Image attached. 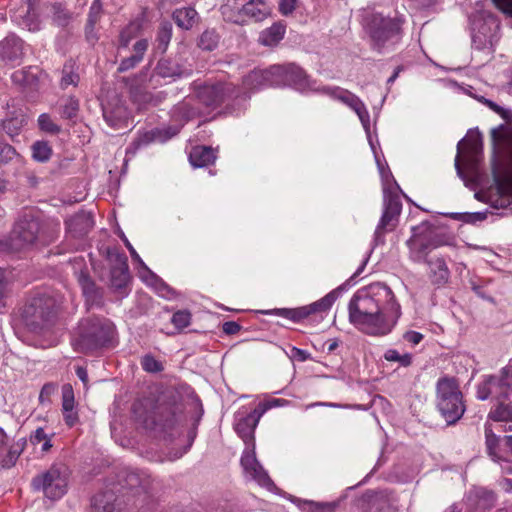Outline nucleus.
Here are the masks:
<instances>
[{
	"mask_svg": "<svg viewBox=\"0 0 512 512\" xmlns=\"http://www.w3.org/2000/svg\"><path fill=\"white\" fill-rule=\"evenodd\" d=\"M201 418H112L111 436L122 447L134 444L138 434L160 446L157 461L180 459L192 447Z\"/></svg>",
	"mask_w": 512,
	"mask_h": 512,
	"instance_id": "1",
	"label": "nucleus"
},
{
	"mask_svg": "<svg viewBox=\"0 0 512 512\" xmlns=\"http://www.w3.org/2000/svg\"><path fill=\"white\" fill-rule=\"evenodd\" d=\"M349 321L372 336L389 334L401 316V306L384 283H373L357 291L348 304Z\"/></svg>",
	"mask_w": 512,
	"mask_h": 512,
	"instance_id": "2",
	"label": "nucleus"
},
{
	"mask_svg": "<svg viewBox=\"0 0 512 512\" xmlns=\"http://www.w3.org/2000/svg\"><path fill=\"white\" fill-rule=\"evenodd\" d=\"M445 242L434 232L432 225L423 221L420 225L412 227V235L406 241L409 249V259L414 263H426L429 278L437 285L446 284L450 277V270L442 255L429 254Z\"/></svg>",
	"mask_w": 512,
	"mask_h": 512,
	"instance_id": "3",
	"label": "nucleus"
},
{
	"mask_svg": "<svg viewBox=\"0 0 512 512\" xmlns=\"http://www.w3.org/2000/svg\"><path fill=\"white\" fill-rule=\"evenodd\" d=\"M404 22L402 15L391 17L379 12L367 14L364 19V29L369 37L371 48L380 54L394 50L402 40Z\"/></svg>",
	"mask_w": 512,
	"mask_h": 512,
	"instance_id": "4",
	"label": "nucleus"
},
{
	"mask_svg": "<svg viewBox=\"0 0 512 512\" xmlns=\"http://www.w3.org/2000/svg\"><path fill=\"white\" fill-rule=\"evenodd\" d=\"M374 157L382 179L384 198L383 213L374 233V242L377 245L384 243L385 231H391L396 226L398 216L402 210V203L398 193L402 191L386 163H382L376 152Z\"/></svg>",
	"mask_w": 512,
	"mask_h": 512,
	"instance_id": "5",
	"label": "nucleus"
},
{
	"mask_svg": "<svg viewBox=\"0 0 512 512\" xmlns=\"http://www.w3.org/2000/svg\"><path fill=\"white\" fill-rule=\"evenodd\" d=\"M114 334L115 326L109 319L88 316L79 322L72 344L75 350L88 354L110 344Z\"/></svg>",
	"mask_w": 512,
	"mask_h": 512,
	"instance_id": "6",
	"label": "nucleus"
},
{
	"mask_svg": "<svg viewBox=\"0 0 512 512\" xmlns=\"http://www.w3.org/2000/svg\"><path fill=\"white\" fill-rule=\"evenodd\" d=\"M192 100H184L175 105L171 110L172 124L165 128H155L140 134L127 149V152H135L139 148L152 142L164 143L176 136L186 122L200 114L198 108H195Z\"/></svg>",
	"mask_w": 512,
	"mask_h": 512,
	"instance_id": "7",
	"label": "nucleus"
},
{
	"mask_svg": "<svg viewBox=\"0 0 512 512\" xmlns=\"http://www.w3.org/2000/svg\"><path fill=\"white\" fill-rule=\"evenodd\" d=\"M346 289V285L343 284L329 292L320 300L306 306L298 308H275L269 310H260L259 313L263 315L280 316L288 320H291L294 323H298L309 317L311 314L327 312L334 304V302L338 299L341 292Z\"/></svg>",
	"mask_w": 512,
	"mask_h": 512,
	"instance_id": "8",
	"label": "nucleus"
},
{
	"mask_svg": "<svg viewBox=\"0 0 512 512\" xmlns=\"http://www.w3.org/2000/svg\"><path fill=\"white\" fill-rule=\"evenodd\" d=\"M113 485L117 486L122 497L143 495V501L149 499L154 491V480L147 471L141 469H124L120 473L118 481Z\"/></svg>",
	"mask_w": 512,
	"mask_h": 512,
	"instance_id": "9",
	"label": "nucleus"
},
{
	"mask_svg": "<svg viewBox=\"0 0 512 512\" xmlns=\"http://www.w3.org/2000/svg\"><path fill=\"white\" fill-rule=\"evenodd\" d=\"M39 233V220L31 214H25L16 222L5 245L13 252L24 250L36 243L39 239Z\"/></svg>",
	"mask_w": 512,
	"mask_h": 512,
	"instance_id": "10",
	"label": "nucleus"
},
{
	"mask_svg": "<svg viewBox=\"0 0 512 512\" xmlns=\"http://www.w3.org/2000/svg\"><path fill=\"white\" fill-rule=\"evenodd\" d=\"M32 489L42 492L44 496L52 501L59 500L67 492L68 478L60 468L52 466L48 470L37 474L31 481Z\"/></svg>",
	"mask_w": 512,
	"mask_h": 512,
	"instance_id": "11",
	"label": "nucleus"
},
{
	"mask_svg": "<svg viewBox=\"0 0 512 512\" xmlns=\"http://www.w3.org/2000/svg\"><path fill=\"white\" fill-rule=\"evenodd\" d=\"M472 25V46L478 50L491 52L497 43L499 22L491 14L481 13L475 15Z\"/></svg>",
	"mask_w": 512,
	"mask_h": 512,
	"instance_id": "12",
	"label": "nucleus"
},
{
	"mask_svg": "<svg viewBox=\"0 0 512 512\" xmlns=\"http://www.w3.org/2000/svg\"><path fill=\"white\" fill-rule=\"evenodd\" d=\"M436 388L439 412L443 416H463L465 406L456 381L453 378H441Z\"/></svg>",
	"mask_w": 512,
	"mask_h": 512,
	"instance_id": "13",
	"label": "nucleus"
},
{
	"mask_svg": "<svg viewBox=\"0 0 512 512\" xmlns=\"http://www.w3.org/2000/svg\"><path fill=\"white\" fill-rule=\"evenodd\" d=\"M274 66L280 70L275 73L278 86H290L302 93L318 91L315 82L310 80L305 71L298 65L288 63Z\"/></svg>",
	"mask_w": 512,
	"mask_h": 512,
	"instance_id": "14",
	"label": "nucleus"
},
{
	"mask_svg": "<svg viewBox=\"0 0 512 512\" xmlns=\"http://www.w3.org/2000/svg\"><path fill=\"white\" fill-rule=\"evenodd\" d=\"M475 198L496 210L512 211V178H496L493 188L488 192H476Z\"/></svg>",
	"mask_w": 512,
	"mask_h": 512,
	"instance_id": "15",
	"label": "nucleus"
},
{
	"mask_svg": "<svg viewBox=\"0 0 512 512\" xmlns=\"http://www.w3.org/2000/svg\"><path fill=\"white\" fill-rule=\"evenodd\" d=\"M240 464L247 479L255 481L268 491L276 489L274 482L256 458L255 445L245 447L241 455Z\"/></svg>",
	"mask_w": 512,
	"mask_h": 512,
	"instance_id": "16",
	"label": "nucleus"
},
{
	"mask_svg": "<svg viewBox=\"0 0 512 512\" xmlns=\"http://www.w3.org/2000/svg\"><path fill=\"white\" fill-rule=\"evenodd\" d=\"M491 397L499 402L500 407L512 416V373L511 366L501 369L499 375L489 376Z\"/></svg>",
	"mask_w": 512,
	"mask_h": 512,
	"instance_id": "17",
	"label": "nucleus"
},
{
	"mask_svg": "<svg viewBox=\"0 0 512 512\" xmlns=\"http://www.w3.org/2000/svg\"><path fill=\"white\" fill-rule=\"evenodd\" d=\"M53 312L42 299H33L23 310V319L28 329L34 333H40L49 327Z\"/></svg>",
	"mask_w": 512,
	"mask_h": 512,
	"instance_id": "18",
	"label": "nucleus"
},
{
	"mask_svg": "<svg viewBox=\"0 0 512 512\" xmlns=\"http://www.w3.org/2000/svg\"><path fill=\"white\" fill-rule=\"evenodd\" d=\"M239 91L231 83L205 84L199 87L197 98L206 107L215 108L231 97H238Z\"/></svg>",
	"mask_w": 512,
	"mask_h": 512,
	"instance_id": "19",
	"label": "nucleus"
},
{
	"mask_svg": "<svg viewBox=\"0 0 512 512\" xmlns=\"http://www.w3.org/2000/svg\"><path fill=\"white\" fill-rule=\"evenodd\" d=\"M83 260L74 259L73 269L74 275L82 289V293L86 299L89 307L100 306L102 303V296L99 289L96 287L94 281L88 274L87 269H83Z\"/></svg>",
	"mask_w": 512,
	"mask_h": 512,
	"instance_id": "20",
	"label": "nucleus"
},
{
	"mask_svg": "<svg viewBox=\"0 0 512 512\" xmlns=\"http://www.w3.org/2000/svg\"><path fill=\"white\" fill-rule=\"evenodd\" d=\"M333 95L337 99L341 100L343 103L347 104L358 115L363 125V128L367 134L370 147L373 153H375L376 147L374 142L372 141L370 132V116L363 102L356 95L350 93L347 90L335 89L333 91Z\"/></svg>",
	"mask_w": 512,
	"mask_h": 512,
	"instance_id": "21",
	"label": "nucleus"
},
{
	"mask_svg": "<svg viewBox=\"0 0 512 512\" xmlns=\"http://www.w3.org/2000/svg\"><path fill=\"white\" fill-rule=\"evenodd\" d=\"M481 148V137L478 132H471L467 139L461 140L458 145V154L455 159V168L459 177L464 178V173L460 165V155L463 154L464 161L467 166L471 169L476 167V159H469L475 157L479 153Z\"/></svg>",
	"mask_w": 512,
	"mask_h": 512,
	"instance_id": "22",
	"label": "nucleus"
},
{
	"mask_svg": "<svg viewBox=\"0 0 512 512\" xmlns=\"http://www.w3.org/2000/svg\"><path fill=\"white\" fill-rule=\"evenodd\" d=\"M121 494L113 483L95 494L91 500L93 512H118L121 509Z\"/></svg>",
	"mask_w": 512,
	"mask_h": 512,
	"instance_id": "23",
	"label": "nucleus"
},
{
	"mask_svg": "<svg viewBox=\"0 0 512 512\" xmlns=\"http://www.w3.org/2000/svg\"><path fill=\"white\" fill-rule=\"evenodd\" d=\"M496 503L495 493L485 487H473L466 496V512H488Z\"/></svg>",
	"mask_w": 512,
	"mask_h": 512,
	"instance_id": "24",
	"label": "nucleus"
},
{
	"mask_svg": "<svg viewBox=\"0 0 512 512\" xmlns=\"http://www.w3.org/2000/svg\"><path fill=\"white\" fill-rule=\"evenodd\" d=\"M23 54V41L16 35H8L0 41V66L19 65Z\"/></svg>",
	"mask_w": 512,
	"mask_h": 512,
	"instance_id": "25",
	"label": "nucleus"
},
{
	"mask_svg": "<svg viewBox=\"0 0 512 512\" xmlns=\"http://www.w3.org/2000/svg\"><path fill=\"white\" fill-rule=\"evenodd\" d=\"M363 512H395V500L387 491H369L362 497Z\"/></svg>",
	"mask_w": 512,
	"mask_h": 512,
	"instance_id": "26",
	"label": "nucleus"
},
{
	"mask_svg": "<svg viewBox=\"0 0 512 512\" xmlns=\"http://www.w3.org/2000/svg\"><path fill=\"white\" fill-rule=\"evenodd\" d=\"M280 71L275 66H271L266 70H254L246 75L243 79V89L256 91L269 86H278L276 74Z\"/></svg>",
	"mask_w": 512,
	"mask_h": 512,
	"instance_id": "27",
	"label": "nucleus"
},
{
	"mask_svg": "<svg viewBox=\"0 0 512 512\" xmlns=\"http://www.w3.org/2000/svg\"><path fill=\"white\" fill-rule=\"evenodd\" d=\"M93 226V215L88 211H80L66 220L67 232L75 238H81L87 235Z\"/></svg>",
	"mask_w": 512,
	"mask_h": 512,
	"instance_id": "28",
	"label": "nucleus"
},
{
	"mask_svg": "<svg viewBox=\"0 0 512 512\" xmlns=\"http://www.w3.org/2000/svg\"><path fill=\"white\" fill-rule=\"evenodd\" d=\"M290 404V401L280 398H273L267 394L263 396V399H254L249 405L245 412H239V416H263L270 409L276 407H283Z\"/></svg>",
	"mask_w": 512,
	"mask_h": 512,
	"instance_id": "29",
	"label": "nucleus"
},
{
	"mask_svg": "<svg viewBox=\"0 0 512 512\" xmlns=\"http://www.w3.org/2000/svg\"><path fill=\"white\" fill-rule=\"evenodd\" d=\"M37 0H24L22 5L15 13L14 20L28 31H37L40 29V21L35 13V4Z\"/></svg>",
	"mask_w": 512,
	"mask_h": 512,
	"instance_id": "30",
	"label": "nucleus"
},
{
	"mask_svg": "<svg viewBox=\"0 0 512 512\" xmlns=\"http://www.w3.org/2000/svg\"><path fill=\"white\" fill-rule=\"evenodd\" d=\"M109 260L114 264L111 274L114 283L118 287H122L128 280V263L127 257L124 253L117 250L108 251Z\"/></svg>",
	"mask_w": 512,
	"mask_h": 512,
	"instance_id": "31",
	"label": "nucleus"
},
{
	"mask_svg": "<svg viewBox=\"0 0 512 512\" xmlns=\"http://www.w3.org/2000/svg\"><path fill=\"white\" fill-rule=\"evenodd\" d=\"M140 278L147 285L153 287L160 297L167 300H173L177 297V292L154 274L148 267H145V272L141 273Z\"/></svg>",
	"mask_w": 512,
	"mask_h": 512,
	"instance_id": "32",
	"label": "nucleus"
},
{
	"mask_svg": "<svg viewBox=\"0 0 512 512\" xmlns=\"http://www.w3.org/2000/svg\"><path fill=\"white\" fill-rule=\"evenodd\" d=\"M260 418H237L233 427L237 435L243 440L245 447L255 445L254 432Z\"/></svg>",
	"mask_w": 512,
	"mask_h": 512,
	"instance_id": "33",
	"label": "nucleus"
},
{
	"mask_svg": "<svg viewBox=\"0 0 512 512\" xmlns=\"http://www.w3.org/2000/svg\"><path fill=\"white\" fill-rule=\"evenodd\" d=\"M103 117L109 126L118 129L127 126L129 113L122 104H117L115 107L106 105L103 106Z\"/></svg>",
	"mask_w": 512,
	"mask_h": 512,
	"instance_id": "34",
	"label": "nucleus"
},
{
	"mask_svg": "<svg viewBox=\"0 0 512 512\" xmlns=\"http://www.w3.org/2000/svg\"><path fill=\"white\" fill-rule=\"evenodd\" d=\"M246 24L254 21L264 20L270 13L269 7L264 0H250L242 6Z\"/></svg>",
	"mask_w": 512,
	"mask_h": 512,
	"instance_id": "35",
	"label": "nucleus"
},
{
	"mask_svg": "<svg viewBox=\"0 0 512 512\" xmlns=\"http://www.w3.org/2000/svg\"><path fill=\"white\" fill-rule=\"evenodd\" d=\"M216 159L215 151L207 146H196L189 154V161L192 166L202 168L212 164Z\"/></svg>",
	"mask_w": 512,
	"mask_h": 512,
	"instance_id": "36",
	"label": "nucleus"
},
{
	"mask_svg": "<svg viewBox=\"0 0 512 512\" xmlns=\"http://www.w3.org/2000/svg\"><path fill=\"white\" fill-rule=\"evenodd\" d=\"M26 124L25 115L22 111H13L10 115L1 121L0 127L9 136L18 135L21 128Z\"/></svg>",
	"mask_w": 512,
	"mask_h": 512,
	"instance_id": "37",
	"label": "nucleus"
},
{
	"mask_svg": "<svg viewBox=\"0 0 512 512\" xmlns=\"http://www.w3.org/2000/svg\"><path fill=\"white\" fill-rule=\"evenodd\" d=\"M284 34L285 26L280 22L274 23L260 33L259 42L264 46H275L283 39Z\"/></svg>",
	"mask_w": 512,
	"mask_h": 512,
	"instance_id": "38",
	"label": "nucleus"
},
{
	"mask_svg": "<svg viewBox=\"0 0 512 512\" xmlns=\"http://www.w3.org/2000/svg\"><path fill=\"white\" fill-rule=\"evenodd\" d=\"M198 16L197 11L192 7L176 9L173 12L175 23L182 29L189 30L193 27Z\"/></svg>",
	"mask_w": 512,
	"mask_h": 512,
	"instance_id": "39",
	"label": "nucleus"
},
{
	"mask_svg": "<svg viewBox=\"0 0 512 512\" xmlns=\"http://www.w3.org/2000/svg\"><path fill=\"white\" fill-rule=\"evenodd\" d=\"M155 70L157 75L162 78L175 79L183 74L181 67L170 59H160Z\"/></svg>",
	"mask_w": 512,
	"mask_h": 512,
	"instance_id": "40",
	"label": "nucleus"
},
{
	"mask_svg": "<svg viewBox=\"0 0 512 512\" xmlns=\"http://www.w3.org/2000/svg\"><path fill=\"white\" fill-rule=\"evenodd\" d=\"M80 77L76 71L75 63L72 60L67 61L62 69V77L60 86L62 89H66L69 86H77Z\"/></svg>",
	"mask_w": 512,
	"mask_h": 512,
	"instance_id": "41",
	"label": "nucleus"
},
{
	"mask_svg": "<svg viewBox=\"0 0 512 512\" xmlns=\"http://www.w3.org/2000/svg\"><path fill=\"white\" fill-rule=\"evenodd\" d=\"M491 139L495 154H501L508 149L509 141L503 125L491 130Z\"/></svg>",
	"mask_w": 512,
	"mask_h": 512,
	"instance_id": "42",
	"label": "nucleus"
},
{
	"mask_svg": "<svg viewBox=\"0 0 512 512\" xmlns=\"http://www.w3.org/2000/svg\"><path fill=\"white\" fill-rule=\"evenodd\" d=\"M32 158L37 162H47L51 155L52 149L47 141L39 140L31 146Z\"/></svg>",
	"mask_w": 512,
	"mask_h": 512,
	"instance_id": "43",
	"label": "nucleus"
},
{
	"mask_svg": "<svg viewBox=\"0 0 512 512\" xmlns=\"http://www.w3.org/2000/svg\"><path fill=\"white\" fill-rule=\"evenodd\" d=\"M222 15L224 19L228 22L238 24V25H245L246 20L243 14L242 8L232 7L228 4L222 6L221 8Z\"/></svg>",
	"mask_w": 512,
	"mask_h": 512,
	"instance_id": "44",
	"label": "nucleus"
},
{
	"mask_svg": "<svg viewBox=\"0 0 512 512\" xmlns=\"http://www.w3.org/2000/svg\"><path fill=\"white\" fill-rule=\"evenodd\" d=\"M172 37V25L170 22H162L157 33V49L162 53L166 51Z\"/></svg>",
	"mask_w": 512,
	"mask_h": 512,
	"instance_id": "45",
	"label": "nucleus"
},
{
	"mask_svg": "<svg viewBox=\"0 0 512 512\" xmlns=\"http://www.w3.org/2000/svg\"><path fill=\"white\" fill-rule=\"evenodd\" d=\"M26 444L25 439H21L16 445L10 447L5 457L1 460V466L3 468H11L15 465L18 457L23 451L24 445Z\"/></svg>",
	"mask_w": 512,
	"mask_h": 512,
	"instance_id": "46",
	"label": "nucleus"
},
{
	"mask_svg": "<svg viewBox=\"0 0 512 512\" xmlns=\"http://www.w3.org/2000/svg\"><path fill=\"white\" fill-rule=\"evenodd\" d=\"M488 211L480 212H466V213H452L450 216L455 220L463 221L468 224H476L482 222L487 218Z\"/></svg>",
	"mask_w": 512,
	"mask_h": 512,
	"instance_id": "47",
	"label": "nucleus"
},
{
	"mask_svg": "<svg viewBox=\"0 0 512 512\" xmlns=\"http://www.w3.org/2000/svg\"><path fill=\"white\" fill-rule=\"evenodd\" d=\"M219 42V36L214 30H206L199 39V47L203 50L212 51Z\"/></svg>",
	"mask_w": 512,
	"mask_h": 512,
	"instance_id": "48",
	"label": "nucleus"
},
{
	"mask_svg": "<svg viewBox=\"0 0 512 512\" xmlns=\"http://www.w3.org/2000/svg\"><path fill=\"white\" fill-rule=\"evenodd\" d=\"M485 438L487 453L493 460H495L497 458L496 450L499 444V438L494 434L491 425L488 423L485 424Z\"/></svg>",
	"mask_w": 512,
	"mask_h": 512,
	"instance_id": "49",
	"label": "nucleus"
},
{
	"mask_svg": "<svg viewBox=\"0 0 512 512\" xmlns=\"http://www.w3.org/2000/svg\"><path fill=\"white\" fill-rule=\"evenodd\" d=\"M79 111V101L74 97L65 99L61 107V116L65 119H73Z\"/></svg>",
	"mask_w": 512,
	"mask_h": 512,
	"instance_id": "50",
	"label": "nucleus"
},
{
	"mask_svg": "<svg viewBox=\"0 0 512 512\" xmlns=\"http://www.w3.org/2000/svg\"><path fill=\"white\" fill-rule=\"evenodd\" d=\"M58 386L56 383L49 382L43 385L40 394L39 402L42 406H49L52 403V397L56 394Z\"/></svg>",
	"mask_w": 512,
	"mask_h": 512,
	"instance_id": "51",
	"label": "nucleus"
},
{
	"mask_svg": "<svg viewBox=\"0 0 512 512\" xmlns=\"http://www.w3.org/2000/svg\"><path fill=\"white\" fill-rule=\"evenodd\" d=\"M38 125L42 131L50 134H57L61 130L60 126L54 123L51 116L47 113L39 115Z\"/></svg>",
	"mask_w": 512,
	"mask_h": 512,
	"instance_id": "52",
	"label": "nucleus"
},
{
	"mask_svg": "<svg viewBox=\"0 0 512 512\" xmlns=\"http://www.w3.org/2000/svg\"><path fill=\"white\" fill-rule=\"evenodd\" d=\"M139 24L130 23L120 33L119 44L121 47H127L130 41L137 35L139 31Z\"/></svg>",
	"mask_w": 512,
	"mask_h": 512,
	"instance_id": "53",
	"label": "nucleus"
},
{
	"mask_svg": "<svg viewBox=\"0 0 512 512\" xmlns=\"http://www.w3.org/2000/svg\"><path fill=\"white\" fill-rule=\"evenodd\" d=\"M62 408L64 412H71L74 408V391L70 384H64L62 386Z\"/></svg>",
	"mask_w": 512,
	"mask_h": 512,
	"instance_id": "54",
	"label": "nucleus"
},
{
	"mask_svg": "<svg viewBox=\"0 0 512 512\" xmlns=\"http://www.w3.org/2000/svg\"><path fill=\"white\" fill-rule=\"evenodd\" d=\"M171 322L177 329H184L191 323V313L188 310H179L173 314Z\"/></svg>",
	"mask_w": 512,
	"mask_h": 512,
	"instance_id": "55",
	"label": "nucleus"
},
{
	"mask_svg": "<svg viewBox=\"0 0 512 512\" xmlns=\"http://www.w3.org/2000/svg\"><path fill=\"white\" fill-rule=\"evenodd\" d=\"M468 93H469V95L472 96V93L470 91ZM473 97L475 99H477L480 103L487 106L490 110H492L496 114L500 115L503 119H508L509 111L507 109H505V108L501 107L500 105H498L497 103L485 98L484 96H474L473 95Z\"/></svg>",
	"mask_w": 512,
	"mask_h": 512,
	"instance_id": "56",
	"label": "nucleus"
},
{
	"mask_svg": "<svg viewBox=\"0 0 512 512\" xmlns=\"http://www.w3.org/2000/svg\"><path fill=\"white\" fill-rule=\"evenodd\" d=\"M141 365L143 370L149 373H158L163 370L162 363L149 354L142 357Z\"/></svg>",
	"mask_w": 512,
	"mask_h": 512,
	"instance_id": "57",
	"label": "nucleus"
},
{
	"mask_svg": "<svg viewBox=\"0 0 512 512\" xmlns=\"http://www.w3.org/2000/svg\"><path fill=\"white\" fill-rule=\"evenodd\" d=\"M17 156V152L11 145L0 141V167L11 162Z\"/></svg>",
	"mask_w": 512,
	"mask_h": 512,
	"instance_id": "58",
	"label": "nucleus"
},
{
	"mask_svg": "<svg viewBox=\"0 0 512 512\" xmlns=\"http://www.w3.org/2000/svg\"><path fill=\"white\" fill-rule=\"evenodd\" d=\"M102 13V2L101 0H93L88 14V26L93 28L99 21Z\"/></svg>",
	"mask_w": 512,
	"mask_h": 512,
	"instance_id": "59",
	"label": "nucleus"
},
{
	"mask_svg": "<svg viewBox=\"0 0 512 512\" xmlns=\"http://www.w3.org/2000/svg\"><path fill=\"white\" fill-rule=\"evenodd\" d=\"M178 398H179V393L177 390H175L173 388H167L162 393V396L159 398V405L162 406L167 401V407L171 408L177 404Z\"/></svg>",
	"mask_w": 512,
	"mask_h": 512,
	"instance_id": "60",
	"label": "nucleus"
},
{
	"mask_svg": "<svg viewBox=\"0 0 512 512\" xmlns=\"http://www.w3.org/2000/svg\"><path fill=\"white\" fill-rule=\"evenodd\" d=\"M121 239L123 240L125 246L129 250L131 258L133 259V261H135L136 263L139 264V267H140L139 276H140L141 273L145 272V267H147V266L145 265V263L143 262V260L139 256V254L136 252V250L134 249L132 244L129 242L127 237L124 235V233L121 234Z\"/></svg>",
	"mask_w": 512,
	"mask_h": 512,
	"instance_id": "61",
	"label": "nucleus"
},
{
	"mask_svg": "<svg viewBox=\"0 0 512 512\" xmlns=\"http://www.w3.org/2000/svg\"><path fill=\"white\" fill-rule=\"evenodd\" d=\"M305 504H307L312 512H334L335 508L337 507L336 502H313V501H306Z\"/></svg>",
	"mask_w": 512,
	"mask_h": 512,
	"instance_id": "62",
	"label": "nucleus"
},
{
	"mask_svg": "<svg viewBox=\"0 0 512 512\" xmlns=\"http://www.w3.org/2000/svg\"><path fill=\"white\" fill-rule=\"evenodd\" d=\"M187 396L189 404L193 407L194 416H202L204 414V409L199 397L190 388H188Z\"/></svg>",
	"mask_w": 512,
	"mask_h": 512,
	"instance_id": "63",
	"label": "nucleus"
},
{
	"mask_svg": "<svg viewBox=\"0 0 512 512\" xmlns=\"http://www.w3.org/2000/svg\"><path fill=\"white\" fill-rule=\"evenodd\" d=\"M489 397H491V388H490L489 376H487L477 386V398L480 400H486Z\"/></svg>",
	"mask_w": 512,
	"mask_h": 512,
	"instance_id": "64",
	"label": "nucleus"
}]
</instances>
